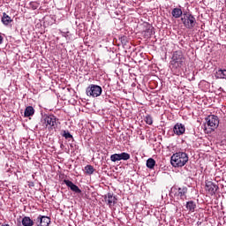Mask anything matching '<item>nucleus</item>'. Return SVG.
<instances>
[{"label":"nucleus","mask_w":226,"mask_h":226,"mask_svg":"<svg viewBox=\"0 0 226 226\" xmlns=\"http://www.w3.org/2000/svg\"><path fill=\"white\" fill-rule=\"evenodd\" d=\"M186 62V58L185 57V54L182 50L173 51L170 64L172 68H183L185 66V63Z\"/></svg>","instance_id":"1"},{"label":"nucleus","mask_w":226,"mask_h":226,"mask_svg":"<svg viewBox=\"0 0 226 226\" xmlns=\"http://www.w3.org/2000/svg\"><path fill=\"white\" fill-rule=\"evenodd\" d=\"M170 163L172 167H185L188 163V154L178 152L171 156Z\"/></svg>","instance_id":"2"},{"label":"nucleus","mask_w":226,"mask_h":226,"mask_svg":"<svg viewBox=\"0 0 226 226\" xmlns=\"http://www.w3.org/2000/svg\"><path fill=\"white\" fill-rule=\"evenodd\" d=\"M181 22L184 24V26L186 29H193V27H195L197 25V19L192 14L184 13L183 17L181 18Z\"/></svg>","instance_id":"3"},{"label":"nucleus","mask_w":226,"mask_h":226,"mask_svg":"<svg viewBox=\"0 0 226 226\" xmlns=\"http://www.w3.org/2000/svg\"><path fill=\"white\" fill-rule=\"evenodd\" d=\"M171 193H173L174 197L180 199L181 200H185L186 199V195L188 193V187L183 185L181 187L177 185H174L171 188Z\"/></svg>","instance_id":"4"},{"label":"nucleus","mask_w":226,"mask_h":226,"mask_svg":"<svg viewBox=\"0 0 226 226\" xmlns=\"http://www.w3.org/2000/svg\"><path fill=\"white\" fill-rule=\"evenodd\" d=\"M207 126H208L210 132H215L218 126H220V119L218 116L209 115L206 117Z\"/></svg>","instance_id":"5"},{"label":"nucleus","mask_w":226,"mask_h":226,"mask_svg":"<svg viewBox=\"0 0 226 226\" xmlns=\"http://www.w3.org/2000/svg\"><path fill=\"white\" fill-rule=\"evenodd\" d=\"M102 87L93 84L89 85L86 90L87 95L92 96L93 98H98L102 94Z\"/></svg>","instance_id":"6"},{"label":"nucleus","mask_w":226,"mask_h":226,"mask_svg":"<svg viewBox=\"0 0 226 226\" xmlns=\"http://www.w3.org/2000/svg\"><path fill=\"white\" fill-rule=\"evenodd\" d=\"M205 185V190L208 193V195H215L220 188L218 187V185L215 184L212 181H206Z\"/></svg>","instance_id":"7"},{"label":"nucleus","mask_w":226,"mask_h":226,"mask_svg":"<svg viewBox=\"0 0 226 226\" xmlns=\"http://www.w3.org/2000/svg\"><path fill=\"white\" fill-rule=\"evenodd\" d=\"M130 154L126 152H123L121 154H114L110 155L111 162H121V160H124V162L130 160Z\"/></svg>","instance_id":"8"},{"label":"nucleus","mask_w":226,"mask_h":226,"mask_svg":"<svg viewBox=\"0 0 226 226\" xmlns=\"http://www.w3.org/2000/svg\"><path fill=\"white\" fill-rule=\"evenodd\" d=\"M34 222L37 226H49L50 224V218L45 215H39Z\"/></svg>","instance_id":"9"},{"label":"nucleus","mask_w":226,"mask_h":226,"mask_svg":"<svg viewBox=\"0 0 226 226\" xmlns=\"http://www.w3.org/2000/svg\"><path fill=\"white\" fill-rule=\"evenodd\" d=\"M185 132H186V127L181 123H177L173 127V132L178 137L185 135Z\"/></svg>","instance_id":"10"},{"label":"nucleus","mask_w":226,"mask_h":226,"mask_svg":"<svg viewBox=\"0 0 226 226\" xmlns=\"http://www.w3.org/2000/svg\"><path fill=\"white\" fill-rule=\"evenodd\" d=\"M44 121L47 124L51 126V128H56V126H57V118L54 115L45 117Z\"/></svg>","instance_id":"11"},{"label":"nucleus","mask_w":226,"mask_h":226,"mask_svg":"<svg viewBox=\"0 0 226 226\" xmlns=\"http://www.w3.org/2000/svg\"><path fill=\"white\" fill-rule=\"evenodd\" d=\"M64 183L72 192H74V193H82V190H80L77 185L73 184V182L64 179Z\"/></svg>","instance_id":"12"},{"label":"nucleus","mask_w":226,"mask_h":226,"mask_svg":"<svg viewBox=\"0 0 226 226\" xmlns=\"http://www.w3.org/2000/svg\"><path fill=\"white\" fill-rule=\"evenodd\" d=\"M104 199L109 207L110 206H114L117 201V198L111 192H108L107 195L104 196Z\"/></svg>","instance_id":"13"},{"label":"nucleus","mask_w":226,"mask_h":226,"mask_svg":"<svg viewBox=\"0 0 226 226\" xmlns=\"http://www.w3.org/2000/svg\"><path fill=\"white\" fill-rule=\"evenodd\" d=\"M171 15L173 19H181L185 14H183L181 8L176 7L171 11Z\"/></svg>","instance_id":"14"},{"label":"nucleus","mask_w":226,"mask_h":226,"mask_svg":"<svg viewBox=\"0 0 226 226\" xmlns=\"http://www.w3.org/2000/svg\"><path fill=\"white\" fill-rule=\"evenodd\" d=\"M185 207L187 211H190L191 213H195V209H197V203L193 200L187 201L185 204Z\"/></svg>","instance_id":"15"},{"label":"nucleus","mask_w":226,"mask_h":226,"mask_svg":"<svg viewBox=\"0 0 226 226\" xmlns=\"http://www.w3.org/2000/svg\"><path fill=\"white\" fill-rule=\"evenodd\" d=\"M21 223L23 226H33L34 225V221H33L29 216H25L23 217Z\"/></svg>","instance_id":"16"},{"label":"nucleus","mask_w":226,"mask_h":226,"mask_svg":"<svg viewBox=\"0 0 226 226\" xmlns=\"http://www.w3.org/2000/svg\"><path fill=\"white\" fill-rule=\"evenodd\" d=\"M31 116H34V108H33V106H28L25 109L24 117H31Z\"/></svg>","instance_id":"17"},{"label":"nucleus","mask_w":226,"mask_h":226,"mask_svg":"<svg viewBox=\"0 0 226 226\" xmlns=\"http://www.w3.org/2000/svg\"><path fill=\"white\" fill-rule=\"evenodd\" d=\"M154 34V28L153 26H149L144 31L145 38H151Z\"/></svg>","instance_id":"18"},{"label":"nucleus","mask_w":226,"mask_h":226,"mask_svg":"<svg viewBox=\"0 0 226 226\" xmlns=\"http://www.w3.org/2000/svg\"><path fill=\"white\" fill-rule=\"evenodd\" d=\"M2 22L4 26H8L11 22V18L9 17L8 14H6V12H4L2 17Z\"/></svg>","instance_id":"19"},{"label":"nucleus","mask_w":226,"mask_h":226,"mask_svg":"<svg viewBox=\"0 0 226 226\" xmlns=\"http://www.w3.org/2000/svg\"><path fill=\"white\" fill-rule=\"evenodd\" d=\"M155 165H156V161H154V159L149 158L147 161V169H154Z\"/></svg>","instance_id":"20"},{"label":"nucleus","mask_w":226,"mask_h":226,"mask_svg":"<svg viewBox=\"0 0 226 226\" xmlns=\"http://www.w3.org/2000/svg\"><path fill=\"white\" fill-rule=\"evenodd\" d=\"M85 170L88 176L94 174V167H93L92 165H87L85 167Z\"/></svg>","instance_id":"21"},{"label":"nucleus","mask_w":226,"mask_h":226,"mask_svg":"<svg viewBox=\"0 0 226 226\" xmlns=\"http://www.w3.org/2000/svg\"><path fill=\"white\" fill-rule=\"evenodd\" d=\"M62 136H64L66 139H73V135H72V133H70L68 131H63Z\"/></svg>","instance_id":"22"},{"label":"nucleus","mask_w":226,"mask_h":226,"mask_svg":"<svg viewBox=\"0 0 226 226\" xmlns=\"http://www.w3.org/2000/svg\"><path fill=\"white\" fill-rule=\"evenodd\" d=\"M145 122L147 123V124H153V117H151L150 115H147L145 117Z\"/></svg>","instance_id":"23"},{"label":"nucleus","mask_w":226,"mask_h":226,"mask_svg":"<svg viewBox=\"0 0 226 226\" xmlns=\"http://www.w3.org/2000/svg\"><path fill=\"white\" fill-rule=\"evenodd\" d=\"M120 40L123 45H126V43H128V38L126 36L121 37Z\"/></svg>","instance_id":"24"},{"label":"nucleus","mask_w":226,"mask_h":226,"mask_svg":"<svg viewBox=\"0 0 226 226\" xmlns=\"http://www.w3.org/2000/svg\"><path fill=\"white\" fill-rule=\"evenodd\" d=\"M3 40L4 39L3 38V35L0 34V45L3 43Z\"/></svg>","instance_id":"25"},{"label":"nucleus","mask_w":226,"mask_h":226,"mask_svg":"<svg viewBox=\"0 0 226 226\" xmlns=\"http://www.w3.org/2000/svg\"><path fill=\"white\" fill-rule=\"evenodd\" d=\"M2 226H10L9 224H4V225H2Z\"/></svg>","instance_id":"26"}]
</instances>
